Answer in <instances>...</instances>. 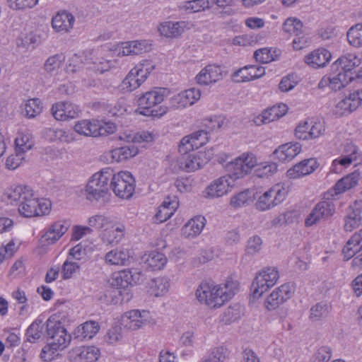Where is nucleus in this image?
<instances>
[{"instance_id": "nucleus-28", "label": "nucleus", "mask_w": 362, "mask_h": 362, "mask_svg": "<svg viewBox=\"0 0 362 362\" xmlns=\"http://www.w3.org/2000/svg\"><path fill=\"white\" fill-rule=\"evenodd\" d=\"M288 110V106L286 104L279 103L262 111L255 117L253 121L257 126L268 124L284 117L287 113Z\"/></svg>"}, {"instance_id": "nucleus-51", "label": "nucleus", "mask_w": 362, "mask_h": 362, "mask_svg": "<svg viewBox=\"0 0 362 362\" xmlns=\"http://www.w3.org/2000/svg\"><path fill=\"white\" fill-rule=\"evenodd\" d=\"M112 219L103 214H95L88 219V225L92 231L93 230H104L106 227H108L112 223Z\"/></svg>"}, {"instance_id": "nucleus-29", "label": "nucleus", "mask_w": 362, "mask_h": 362, "mask_svg": "<svg viewBox=\"0 0 362 362\" xmlns=\"http://www.w3.org/2000/svg\"><path fill=\"white\" fill-rule=\"evenodd\" d=\"M119 141L133 144H150L155 139V135L150 132H134L131 129H124L117 134Z\"/></svg>"}, {"instance_id": "nucleus-18", "label": "nucleus", "mask_w": 362, "mask_h": 362, "mask_svg": "<svg viewBox=\"0 0 362 362\" xmlns=\"http://www.w3.org/2000/svg\"><path fill=\"white\" fill-rule=\"evenodd\" d=\"M139 154L135 146L116 147L104 153L103 158L108 163H120L134 158Z\"/></svg>"}, {"instance_id": "nucleus-55", "label": "nucleus", "mask_w": 362, "mask_h": 362, "mask_svg": "<svg viewBox=\"0 0 362 362\" xmlns=\"http://www.w3.org/2000/svg\"><path fill=\"white\" fill-rule=\"evenodd\" d=\"M303 23L297 18H288L282 25V30L288 35H298L302 30Z\"/></svg>"}, {"instance_id": "nucleus-12", "label": "nucleus", "mask_w": 362, "mask_h": 362, "mask_svg": "<svg viewBox=\"0 0 362 362\" xmlns=\"http://www.w3.org/2000/svg\"><path fill=\"white\" fill-rule=\"evenodd\" d=\"M325 132V121L318 118H312L300 121L295 127L293 134L296 139L311 141L324 136Z\"/></svg>"}, {"instance_id": "nucleus-57", "label": "nucleus", "mask_w": 362, "mask_h": 362, "mask_svg": "<svg viewBox=\"0 0 362 362\" xmlns=\"http://www.w3.org/2000/svg\"><path fill=\"white\" fill-rule=\"evenodd\" d=\"M43 324L41 320L34 321L27 329L26 338L31 343L38 340L42 334Z\"/></svg>"}, {"instance_id": "nucleus-19", "label": "nucleus", "mask_w": 362, "mask_h": 362, "mask_svg": "<svg viewBox=\"0 0 362 362\" xmlns=\"http://www.w3.org/2000/svg\"><path fill=\"white\" fill-rule=\"evenodd\" d=\"M193 27L190 21H164L158 26L159 34L167 38H176L182 35L185 32L189 30Z\"/></svg>"}, {"instance_id": "nucleus-14", "label": "nucleus", "mask_w": 362, "mask_h": 362, "mask_svg": "<svg viewBox=\"0 0 362 362\" xmlns=\"http://www.w3.org/2000/svg\"><path fill=\"white\" fill-rule=\"evenodd\" d=\"M122 324L129 331H136L147 325H153L156 322L150 311L133 309L125 312L121 317Z\"/></svg>"}, {"instance_id": "nucleus-36", "label": "nucleus", "mask_w": 362, "mask_h": 362, "mask_svg": "<svg viewBox=\"0 0 362 362\" xmlns=\"http://www.w3.org/2000/svg\"><path fill=\"white\" fill-rule=\"evenodd\" d=\"M130 257L129 249L119 247L107 252L104 257V260L109 265L124 266L129 263Z\"/></svg>"}, {"instance_id": "nucleus-61", "label": "nucleus", "mask_w": 362, "mask_h": 362, "mask_svg": "<svg viewBox=\"0 0 362 362\" xmlns=\"http://www.w3.org/2000/svg\"><path fill=\"white\" fill-rule=\"evenodd\" d=\"M130 54L138 55L151 49V44L145 40L129 41Z\"/></svg>"}, {"instance_id": "nucleus-45", "label": "nucleus", "mask_w": 362, "mask_h": 362, "mask_svg": "<svg viewBox=\"0 0 362 362\" xmlns=\"http://www.w3.org/2000/svg\"><path fill=\"white\" fill-rule=\"evenodd\" d=\"M255 188L247 189L239 192L230 199V205L235 208L242 207L252 203L256 197Z\"/></svg>"}, {"instance_id": "nucleus-25", "label": "nucleus", "mask_w": 362, "mask_h": 362, "mask_svg": "<svg viewBox=\"0 0 362 362\" xmlns=\"http://www.w3.org/2000/svg\"><path fill=\"white\" fill-rule=\"evenodd\" d=\"M362 224V200H356L351 204L344 218V229L351 232Z\"/></svg>"}, {"instance_id": "nucleus-53", "label": "nucleus", "mask_w": 362, "mask_h": 362, "mask_svg": "<svg viewBox=\"0 0 362 362\" xmlns=\"http://www.w3.org/2000/svg\"><path fill=\"white\" fill-rule=\"evenodd\" d=\"M130 275L127 273V269H124L112 274L109 281L112 286L117 288H124L129 286V279Z\"/></svg>"}, {"instance_id": "nucleus-38", "label": "nucleus", "mask_w": 362, "mask_h": 362, "mask_svg": "<svg viewBox=\"0 0 362 362\" xmlns=\"http://www.w3.org/2000/svg\"><path fill=\"white\" fill-rule=\"evenodd\" d=\"M141 262L146 269L160 270L166 264L167 258L161 252L151 251L142 256Z\"/></svg>"}, {"instance_id": "nucleus-56", "label": "nucleus", "mask_w": 362, "mask_h": 362, "mask_svg": "<svg viewBox=\"0 0 362 362\" xmlns=\"http://www.w3.org/2000/svg\"><path fill=\"white\" fill-rule=\"evenodd\" d=\"M323 220L328 219L335 214V204L332 201L320 202L315 206Z\"/></svg>"}, {"instance_id": "nucleus-35", "label": "nucleus", "mask_w": 362, "mask_h": 362, "mask_svg": "<svg viewBox=\"0 0 362 362\" xmlns=\"http://www.w3.org/2000/svg\"><path fill=\"white\" fill-rule=\"evenodd\" d=\"M179 206V202L175 197H167L158 207L154 216L156 223H163L170 218Z\"/></svg>"}, {"instance_id": "nucleus-31", "label": "nucleus", "mask_w": 362, "mask_h": 362, "mask_svg": "<svg viewBox=\"0 0 362 362\" xmlns=\"http://www.w3.org/2000/svg\"><path fill=\"white\" fill-rule=\"evenodd\" d=\"M75 17L69 12L62 11L57 13L52 18V28L59 33H68L74 28Z\"/></svg>"}, {"instance_id": "nucleus-22", "label": "nucleus", "mask_w": 362, "mask_h": 362, "mask_svg": "<svg viewBox=\"0 0 362 362\" xmlns=\"http://www.w3.org/2000/svg\"><path fill=\"white\" fill-rule=\"evenodd\" d=\"M209 141L208 133L206 131L200 130L195 132L182 139L179 145V151L182 154L197 149Z\"/></svg>"}, {"instance_id": "nucleus-30", "label": "nucleus", "mask_w": 362, "mask_h": 362, "mask_svg": "<svg viewBox=\"0 0 362 362\" xmlns=\"http://www.w3.org/2000/svg\"><path fill=\"white\" fill-rule=\"evenodd\" d=\"M100 356V351L95 346H78L69 352L71 362H95Z\"/></svg>"}, {"instance_id": "nucleus-34", "label": "nucleus", "mask_w": 362, "mask_h": 362, "mask_svg": "<svg viewBox=\"0 0 362 362\" xmlns=\"http://www.w3.org/2000/svg\"><path fill=\"white\" fill-rule=\"evenodd\" d=\"M331 59V52L324 47H320L305 55L304 60L309 66L318 69L325 67Z\"/></svg>"}, {"instance_id": "nucleus-42", "label": "nucleus", "mask_w": 362, "mask_h": 362, "mask_svg": "<svg viewBox=\"0 0 362 362\" xmlns=\"http://www.w3.org/2000/svg\"><path fill=\"white\" fill-rule=\"evenodd\" d=\"M170 288V279L160 276L151 280L148 286V292L155 297H162L165 296Z\"/></svg>"}, {"instance_id": "nucleus-59", "label": "nucleus", "mask_w": 362, "mask_h": 362, "mask_svg": "<svg viewBox=\"0 0 362 362\" xmlns=\"http://www.w3.org/2000/svg\"><path fill=\"white\" fill-rule=\"evenodd\" d=\"M64 57L62 54H54L48 57L45 64L44 69L49 74L57 72L62 66Z\"/></svg>"}, {"instance_id": "nucleus-6", "label": "nucleus", "mask_w": 362, "mask_h": 362, "mask_svg": "<svg viewBox=\"0 0 362 362\" xmlns=\"http://www.w3.org/2000/svg\"><path fill=\"white\" fill-rule=\"evenodd\" d=\"M226 284L203 280L197 286L194 296L198 303L210 310L221 308L226 301Z\"/></svg>"}, {"instance_id": "nucleus-8", "label": "nucleus", "mask_w": 362, "mask_h": 362, "mask_svg": "<svg viewBox=\"0 0 362 362\" xmlns=\"http://www.w3.org/2000/svg\"><path fill=\"white\" fill-rule=\"evenodd\" d=\"M153 62L148 59H143L130 69L119 85L123 93H131L139 88L148 78L154 70Z\"/></svg>"}, {"instance_id": "nucleus-52", "label": "nucleus", "mask_w": 362, "mask_h": 362, "mask_svg": "<svg viewBox=\"0 0 362 362\" xmlns=\"http://www.w3.org/2000/svg\"><path fill=\"white\" fill-rule=\"evenodd\" d=\"M347 40L354 47H362V23L351 26L347 32Z\"/></svg>"}, {"instance_id": "nucleus-47", "label": "nucleus", "mask_w": 362, "mask_h": 362, "mask_svg": "<svg viewBox=\"0 0 362 362\" xmlns=\"http://www.w3.org/2000/svg\"><path fill=\"white\" fill-rule=\"evenodd\" d=\"M341 156L349 160L351 164L358 165L362 163V151L352 142L346 143L342 146Z\"/></svg>"}, {"instance_id": "nucleus-37", "label": "nucleus", "mask_w": 362, "mask_h": 362, "mask_svg": "<svg viewBox=\"0 0 362 362\" xmlns=\"http://www.w3.org/2000/svg\"><path fill=\"white\" fill-rule=\"evenodd\" d=\"M362 250V229L354 233L342 249L344 258L349 260Z\"/></svg>"}, {"instance_id": "nucleus-27", "label": "nucleus", "mask_w": 362, "mask_h": 362, "mask_svg": "<svg viewBox=\"0 0 362 362\" xmlns=\"http://www.w3.org/2000/svg\"><path fill=\"white\" fill-rule=\"evenodd\" d=\"M104 49H98L90 53V57L86 59V64L89 69L98 74H103L114 67V63L105 58Z\"/></svg>"}, {"instance_id": "nucleus-62", "label": "nucleus", "mask_w": 362, "mask_h": 362, "mask_svg": "<svg viewBox=\"0 0 362 362\" xmlns=\"http://www.w3.org/2000/svg\"><path fill=\"white\" fill-rule=\"evenodd\" d=\"M42 110V103L37 98L30 99L25 104V113L27 117L33 118L38 115Z\"/></svg>"}, {"instance_id": "nucleus-11", "label": "nucleus", "mask_w": 362, "mask_h": 362, "mask_svg": "<svg viewBox=\"0 0 362 362\" xmlns=\"http://www.w3.org/2000/svg\"><path fill=\"white\" fill-rule=\"evenodd\" d=\"M279 272L274 267H267L257 272L250 286V297L253 300L260 298L279 279Z\"/></svg>"}, {"instance_id": "nucleus-15", "label": "nucleus", "mask_w": 362, "mask_h": 362, "mask_svg": "<svg viewBox=\"0 0 362 362\" xmlns=\"http://www.w3.org/2000/svg\"><path fill=\"white\" fill-rule=\"evenodd\" d=\"M198 88H191L174 94L168 99V110H181L195 104L201 98Z\"/></svg>"}, {"instance_id": "nucleus-49", "label": "nucleus", "mask_w": 362, "mask_h": 362, "mask_svg": "<svg viewBox=\"0 0 362 362\" xmlns=\"http://www.w3.org/2000/svg\"><path fill=\"white\" fill-rule=\"evenodd\" d=\"M95 122L96 119L79 120L74 124V129L80 135L95 137Z\"/></svg>"}, {"instance_id": "nucleus-58", "label": "nucleus", "mask_w": 362, "mask_h": 362, "mask_svg": "<svg viewBox=\"0 0 362 362\" xmlns=\"http://www.w3.org/2000/svg\"><path fill=\"white\" fill-rule=\"evenodd\" d=\"M25 154L14 150L5 160V167L10 170L18 168L25 160Z\"/></svg>"}, {"instance_id": "nucleus-21", "label": "nucleus", "mask_w": 362, "mask_h": 362, "mask_svg": "<svg viewBox=\"0 0 362 362\" xmlns=\"http://www.w3.org/2000/svg\"><path fill=\"white\" fill-rule=\"evenodd\" d=\"M211 151H198L183 157L180 162V168L187 172H192L200 169L211 158Z\"/></svg>"}, {"instance_id": "nucleus-16", "label": "nucleus", "mask_w": 362, "mask_h": 362, "mask_svg": "<svg viewBox=\"0 0 362 362\" xmlns=\"http://www.w3.org/2000/svg\"><path fill=\"white\" fill-rule=\"evenodd\" d=\"M295 290V286L292 283H286L276 288L266 298L264 304L265 308L269 311L279 308L293 296Z\"/></svg>"}, {"instance_id": "nucleus-43", "label": "nucleus", "mask_w": 362, "mask_h": 362, "mask_svg": "<svg viewBox=\"0 0 362 362\" xmlns=\"http://www.w3.org/2000/svg\"><path fill=\"white\" fill-rule=\"evenodd\" d=\"M281 54V50L276 47H264L256 50L254 57L257 62L267 64L278 60Z\"/></svg>"}, {"instance_id": "nucleus-39", "label": "nucleus", "mask_w": 362, "mask_h": 362, "mask_svg": "<svg viewBox=\"0 0 362 362\" xmlns=\"http://www.w3.org/2000/svg\"><path fill=\"white\" fill-rule=\"evenodd\" d=\"M34 146L32 134L26 129L19 130L14 139V150L25 154Z\"/></svg>"}, {"instance_id": "nucleus-41", "label": "nucleus", "mask_w": 362, "mask_h": 362, "mask_svg": "<svg viewBox=\"0 0 362 362\" xmlns=\"http://www.w3.org/2000/svg\"><path fill=\"white\" fill-rule=\"evenodd\" d=\"M226 192V177L222 176L213 181L203 192V196L208 199L222 197Z\"/></svg>"}, {"instance_id": "nucleus-60", "label": "nucleus", "mask_w": 362, "mask_h": 362, "mask_svg": "<svg viewBox=\"0 0 362 362\" xmlns=\"http://www.w3.org/2000/svg\"><path fill=\"white\" fill-rule=\"evenodd\" d=\"M80 270L78 263L74 262L70 257H68L64 262L62 268V276L63 279H69L72 278Z\"/></svg>"}, {"instance_id": "nucleus-17", "label": "nucleus", "mask_w": 362, "mask_h": 362, "mask_svg": "<svg viewBox=\"0 0 362 362\" xmlns=\"http://www.w3.org/2000/svg\"><path fill=\"white\" fill-rule=\"evenodd\" d=\"M362 104V89L356 90L337 102L332 112L337 117L348 115L356 110Z\"/></svg>"}, {"instance_id": "nucleus-50", "label": "nucleus", "mask_w": 362, "mask_h": 362, "mask_svg": "<svg viewBox=\"0 0 362 362\" xmlns=\"http://www.w3.org/2000/svg\"><path fill=\"white\" fill-rule=\"evenodd\" d=\"M122 339V328L119 325L111 327L103 337V342L110 346H116L120 344Z\"/></svg>"}, {"instance_id": "nucleus-46", "label": "nucleus", "mask_w": 362, "mask_h": 362, "mask_svg": "<svg viewBox=\"0 0 362 362\" xmlns=\"http://www.w3.org/2000/svg\"><path fill=\"white\" fill-rule=\"evenodd\" d=\"M100 330V325L95 321H87L79 325L75 330L76 338L92 339Z\"/></svg>"}, {"instance_id": "nucleus-5", "label": "nucleus", "mask_w": 362, "mask_h": 362, "mask_svg": "<svg viewBox=\"0 0 362 362\" xmlns=\"http://www.w3.org/2000/svg\"><path fill=\"white\" fill-rule=\"evenodd\" d=\"M169 94V89L160 87L143 93L138 98L136 112L143 116L160 118L168 112V107L161 105L157 109L153 107L161 104Z\"/></svg>"}, {"instance_id": "nucleus-2", "label": "nucleus", "mask_w": 362, "mask_h": 362, "mask_svg": "<svg viewBox=\"0 0 362 362\" xmlns=\"http://www.w3.org/2000/svg\"><path fill=\"white\" fill-rule=\"evenodd\" d=\"M362 64V58L354 53L342 55L332 63L330 73L324 76L318 83V88H329L339 90L349 84L355 77L354 69Z\"/></svg>"}, {"instance_id": "nucleus-32", "label": "nucleus", "mask_w": 362, "mask_h": 362, "mask_svg": "<svg viewBox=\"0 0 362 362\" xmlns=\"http://www.w3.org/2000/svg\"><path fill=\"white\" fill-rule=\"evenodd\" d=\"M223 69L220 66L209 64L196 76V81L199 85L209 86L221 79Z\"/></svg>"}, {"instance_id": "nucleus-24", "label": "nucleus", "mask_w": 362, "mask_h": 362, "mask_svg": "<svg viewBox=\"0 0 362 362\" xmlns=\"http://www.w3.org/2000/svg\"><path fill=\"white\" fill-rule=\"evenodd\" d=\"M125 226L119 222L112 221V223L105 228L100 235L101 241L107 245H117L124 237Z\"/></svg>"}, {"instance_id": "nucleus-44", "label": "nucleus", "mask_w": 362, "mask_h": 362, "mask_svg": "<svg viewBox=\"0 0 362 362\" xmlns=\"http://www.w3.org/2000/svg\"><path fill=\"white\" fill-rule=\"evenodd\" d=\"M44 136L46 139L54 142L69 144L74 141L73 134L62 129H47L45 131Z\"/></svg>"}, {"instance_id": "nucleus-64", "label": "nucleus", "mask_w": 362, "mask_h": 362, "mask_svg": "<svg viewBox=\"0 0 362 362\" xmlns=\"http://www.w3.org/2000/svg\"><path fill=\"white\" fill-rule=\"evenodd\" d=\"M18 246L14 240H11L6 244L0 246V265L8 258L11 257L18 250Z\"/></svg>"}, {"instance_id": "nucleus-10", "label": "nucleus", "mask_w": 362, "mask_h": 362, "mask_svg": "<svg viewBox=\"0 0 362 362\" xmlns=\"http://www.w3.org/2000/svg\"><path fill=\"white\" fill-rule=\"evenodd\" d=\"M110 187L116 197L122 199H129L134 194L136 180L134 175L127 170L114 173L111 168Z\"/></svg>"}, {"instance_id": "nucleus-63", "label": "nucleus", "mask_w": 362, "mask_h": 362, "mask_svg": "<svg viewBox=\"0 0 362 362\" xmlns=\"http://www.w3.org/2000/svg\"><path fill=\"white\" fill-rule=\"evenodd\" d=\"M300 81V78L295 74H288L284 76L279 84V88L282 92H288L293 89Z\"/></svg>"}, {"instance_id": "nucleus-26", "label": "nucleus", "mask_w": 362, "mask_h": 362, "mask_svg": "<svg viewBox=\"0 0 362 362\" xmlns=\"http://www.w3.org/2000/svg\"><path fill=\"white\" fill-rule=\"evenodd\" d=\"M302 151V145L298 142H288L280 145L272 153L274 160L281 163L291 161Z\"/></svg>"}, {"instance_id": "nucleus-33", "label": "nucleus", "mask_w": 362, "mask_h": 362, "mask_svg": "<svg viewBox=\"0 0 362 362\" xmlns=\"http://www.w3.org/2000/svg\"><path fill=\"white\" fill-rule=\"evenodd\" d=\"M205 225L206 219L204 216H194L182 227L181 236L185 239L193 240L201 234Z\"/></svg>"}, {"instance_id": "nucleus-40", "label": "nucleus", "mask_w": 362, "mask_h": 362, "mask_svg": "<svg viewBox=\"0 0 362 362\" xmlns=\"http://www.w3.org/2000/svg\"><path fill=\"white\" fill-rule=\"evenodd\" d=\"M360 173L358 171L353 172L338 180L333 187L334 194L338 195L352 189L358 184Z\"/></svg>"}, {"instance_id": "nucleus-13", "label": "nucleus", "mask_w": 362, "mask_h": 362, "mask_svg": "<svg viewBox=\"0 0 362 362\" xmlns=\"http://www.w3.org/2000/svg\"><path fill=\"white\" fill-rule=\"evenodd\" d=\"M288 193L285 184L277 183L258 197L255 206L262 211L269 210L284 202Z\"/></svg>"}, {"instance_id": "nucleus-48", "label": "nucleus", "mask_w": 362, "mask_h": 362, "mask_svg": "<svg viewBox=\"0 0 362 362\" xmlns=\"http://www.w3.org/2000/svg\"><path fill=\"white\" fill-rule=\"evenodd\" d=\"M211 6L210 0H190L182 3L180 8L187 13L204 11Z\"/></svg>"}, {"instance_id": "nucleus-1", "label": "nucleus", "mask_w": 362, "mask_h": 362, "mask_svg": "<svg viewBox=\"0 0 362 362\" xmlns=\"http://www.w3.org/2000/svg\"><path fill=\"white\" fill-rule=\"evenodd\" d=\"M5 200L18 205L19 214L26 218L47 215L52 209V202L47 199H37L28 186L14 185L4 194Z\"/></svg>"}, {"instance_id": "nucleus-20", "label": "nucleus", "mask_w": 362, "mask_h": 362, "mask_svg": "<svg viewBox=\"0 0 362 362\" xmlns=\"http://www.w3.org/2000/svg\"><path fill=\"white\" fill-rule=\"evenodd\" d=\"M81 110L76 105L68 102H58L52 105L51 113L56 120L65 122L79 116Z\"/></svg>"}, {"instance_id": "nucleus-7", "label": "nucleus", "mask_w": 362, "mask_h": 362, "mask_svg": "<svg viewBox=\"0 0 362 362\" xmlns=\"http://www.w3.org/2000/svg\"><path fill=\"white\" fill-rule=\"evenodd\" d=\"M111 168H105L94 173L85 187L86 198L90 202L105 200L109 196Z\"/></svg>"}, {"instance_id": "nucleus-4", "label": "nucleus", "mask_w": 362, "mask_h": 362, "mask_svg": "<svg viewBox=\"0 0 362 362\" xmlns=\"http://www.w3.org/2000/svg\"><path fill=\"white\" fill-rule=\"evenodd\" d=\"M47 332L48 343L42 349L40 357L44 361H50L57 351H62L69 345L71 337L62 324L54 317L47 320Z\"/></svg>"}, {"instance_id": "nucleus-23", "label": "nucleus", "mask_w": 362, "mask_h": 362, "mask_svg": "<svg viewBox=\"0 0 362 362\" xmlns=\"http://www.w3.org/2000/svg\"><path fill=\"white\" fill-rule=\"evenodd\" d=\"M319 165L316 158L305 159L290 168L286 175L291 180L300 179L315 172Z\"/></svg>"}, {"instance_id": "nucleus-54", "label": "nucleus", "mask_w": 362, "mask_h": 362, "mask_svg": "<svg viewBox=\"0 0 362 362\" xmlns=\"http://www.w3.org/2000/svg\"><path fill=\"white\" fill-rule=\"evenodd\" d=\"M95 124V137L99 136H106L114 134L117 131L116 124L110 121L96 119Z\"/></svg>"}, {"instance_id": "nucleus-3", "label": "nucleus", "mask_w": 362, "mask_h": 362, "mask_svg": "<svg viewBox=\"0 0 362 362\" xmlns=\"http://www.w3.org/2000/svg\"><path fill=\"white\" fill-rule=\"evenodd\" d=\"M257 166L258 177H267L278 171V165L275 162L257 163L256 156L252 153H243L234 160L228 163V178L233 180L243 177Z\"/></svg>"}, {"instance_id": "nucleus-9", "label": "nucleus", "mask_w": 362, "mask_h": 362, "mask_svg": "<svg viewBox=\"0 0 362 362\" xmlns=\"http://www.w3.org/2000/svg\"><path fill=\"white\" fill-rule=\"evenodd\" d=\"M69 223L66 220L57 221L45 229L44 234L39 240L38 245L35 249L37 255H43L49 250L51 245L57 243L68 231Z\"/></svg>"}]
</instances>
